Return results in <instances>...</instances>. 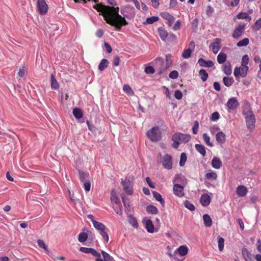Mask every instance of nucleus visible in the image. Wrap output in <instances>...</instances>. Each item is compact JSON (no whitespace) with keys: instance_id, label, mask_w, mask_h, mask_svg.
I'll return each mask as SVG.
<instances>
[{"instance_id":"nucleus-60","label":"nucleus","mask_w":261,"mask_h":261,"mask_svg":"<svg viewBox=\"0 0 261 261\" xmlns=\"http://www.w3.org/2000/svg\"><path fill=\"white\" fill-rule=\"evenodd\" d=\"M180 28V20H177L173 27V30L174 31H177L179 30Z\"/></svg>"},{"instance_id":"nucleus-19","label":"nucleus","mask_w":261,"mask_h":261,"mask_svg":"<svg viewBox=\"0 0 261 261\" xmlns=\"http://www.w3.org/2000/svg\"><path fill=\"white\" fill-rule=\"evenodd\" d=\"M198 63L200 66L205 67H211L214 65V63L212 61H205L202 58L199 59L198 60Z\"/></svg>"},{"instance_id":"nucleus-44","label":"nucleus","mask_w":261,"mask_h":261,"mask_svg":"<svg viewBox=\"0 0 261 261\" xmlns=\"http://www.w3.org/2000/svg\"><path fill=\"white\" fill-rule=\"evenodd\" d=\"M218 248L220 251H222L224 249V239L221 237H218Z\"/></svg>"},{"instance_id":"nucleus-46","label":"nucleus","mask_w":261,"mask_h":261,"mask_svg":"<svg viewBox=\"0 0 261 261\" xmlns=\"http://www.w3.org/2000/svg\"><path fill=\"white\" fill-rule=\"evenodd\" d=\"M128 221L129 223L134 227H138V222L136 219L133 216H129L128 217Z\"/></svg>"},{"instance_id":"nucleus-48","label":"nucleus","mask_w":261,"mask_h":261,"mask_svg":"<svg viewBox=\"0 0 261 261\" xmlns=\"http://www.w3.org/2000/svg\"><path fill=\"white\" fill-rule=\"evenodd\" d=\"M187 161V155L185 153L182 152L180 154V159L179 161V165L181 167L184 166Z\"/></svg>"},{"instance_id":"nucleus-20","label":"nucleus","mask_w":261,"mask_h":261,"mask_svg":"<svg viewBox=\"0 0 261 261\" xmlns=\"http://www.w3.org/2000/svg\"><path fill=\"white\" fill-rule=\"evenodd\" d=\"M216 141L219 144H223L226 140L225 134L222 132H219L216 135Z\"/></svg>"},{"instance_id":"nucleus-15","label":"nucleus","mask_w":261,"mask_h":261,"mask_svg":"<svg viewBox=\"0 0 261 261\" xmlns=\"http://www.w3.org/2000/svg\"><path fill=\"white\" fill-rule=\"evenodd\" d=\"M236 192L239 196L244 197L248 192V189L245 186L240 185L237 188Z\"/></svg>"},{"instance_id":"nucleus-37","label":"nucleus","mask_w":261,"mask_h":261,"mask_svg":"<svg viewBox=\"0 0 261 261\" xmlns=\"http://www.w3.org/2000/svg\"><path fill=\"white\" fill-rule=\"evenodd\" d=\"M195 148L196 150L199 152L202 156H204L206 154L205 147L201 144H196Z\"/></svg>"},{"instance_id":"nucleus-61","label":"nucleus","mask_w":261,"mask_h":261,"mask_svg":"<svg viewBox=\"0 0 261 261\" xmlns=\"http://www.w3.org/2000/svg\"><path fill=\"white\" fill-rule=\"evenodd\" d=\"M118 206V208L117 209L114 208L115 211L117 213V214L119 215H122V206L121 205V203L120 205H117Z\"/></svg>"},{"instance_id":"nucleus-6","label":"nucleus","mask_w":261,"mask_h":261,"mask_svg":"<svg viewBox=\"0 0 261 261\" xmlns=\"http://www.w3.org/2000/svg\"><path fill=\"white\" fill-rule=\"evenodd\" d=\"M121 183L124 191L127 195H131L133 194V184L129 179H121Z\"/></svg>"},{"instance_id":"nucleus-29","label":"nucleus","mask_w":261,"mask_h":261,"mask_svg":"<svg viewBox=\"0 0 261 261\" xmlns=\"http://www.w3.org/2000/svg\"><path fill=\"white\" fill-rule=\"evenodd\" d=\"M80 178L82 182L84 183L89 181V175L88 173L83 171L79 172Z\"/></svg>"},{"instance_id":"nucleus-27","label":"nucleus","mask_w":261,"mask_h":261,"mask_svg":"<svg viewBox=\"0 0 261 261\" xmlns=\"http://www.w3.org/2000/svg\"><path fill=\"white\" fill-rule=\"evenodd\" d=\"M158 31L161 39L163 41H165L168 37L167 32L165 30V29L162 27L159 28Z\"/></svg>"},{"instance_id":"nucleus-64","label":"nucleus","mask_w":261,"mask_h":261,"mask_svg":"<svg viewBox=\"0 0 261 261\" xmlns=\"http://www.w3.org/2000/svg\"><path fill=\"white\" fill-rule=\"evenodd\" d=\"M214 89L217 91H219L221 89L220 85L218 82H214L213 84Z\"/></svg>"},{"instance_id":"nucleus-9","label":"nucleus","mask_w":261,"mask_h":261,"mask_svg":"<svg viewBox=\"0 0 261 261\" xmlns=\"http://www.w3.org/2000/svg\"><path fill=\"white\" fill-rule=\"evenodd\" d=\"M245 121L248 129L250 131H252L255 127L256 122L254 115H247L245 117Z\"/></svg>"},{"instance_id":"nucleus-14","label":"nucleus","mask_w":261,"mask_h":261,"mask_svg":"<svg viewBox=\"0 0 261 261\" xmlns=\"http://www.w3.org/2000/svg\"><path fill=\"white\" fill-rule=\"evenodd\" d=\"M211 198L207 194H203L200 199V203L202 206H206L210 203Z\"/></svg>"},{"instance_id":"nucleus-18","label":"nucleus","mask_w":261,"mask_h":261,"mask_svg":"<svg viewBox=\"0 0 261 261\" xmlns=\"http://www.w3.org/2000/svg\"><path fill=\"white\" fill-rule=\"evenodd\" d=\"M222 162L221 160L217 156H214L212 161V167L216 169H219L222 166Z\"/></svg>"},{"instance_id":"nucleus-1","label":"nucleus","mask_w":261,"mask_h":261,"mask_svg":"<svg viewBox=\"0 0 261 261\" xmlns=\"http://www.w3.org/2000/svg\"><path fill=\"white\" fill-rule=\"evenodd\" d=\"M93 8L100 13L108 24L114 26L118 30H120L123 25L127 24L125 17L132 18L136 14L135 8L129 5L121 8V12L123 16L119 15L118 7L105 6L99 3L94 5Z\"/></svg>"},{"instance_id":"nucleus-23","label":"nucleus","mask_w":261,"mask_h":261,"mask_svg":"<svg viewBox=\"0 0 261 261\" xmlns=\"http://www.w3.org/2000/svg\"><path fill=\"white\" fill-rule=\"evenodd\" d=\"M103 259L101 258H96L95 261H113L112 257L108 253L104 251H101Z\"/></svg>"},{"instance_id":"nucleus-38","label":"nucleus","mask_w":261,"mask_h":261,"mask_svg":"<svg viewBox=\"0 0 261 261\" xmlns=\"http://www.w3.org/2000/svg\"><path fill=\"white\" fill-rule=\"evenodd\" d=\"M199 75L203 82H205L208 78V73L204 69H201L199 72Z\"/></svg>"},{"instance_id":"nucleus-57","label":"nucleus","mask_w":261,"mask_h":261,"mask_svg":"<svg viewBox=\"0 0 261 261\" xmlns=\"http://www.w3.org/2000/svg\"><path fill=\"white\" fill-rule=\"evenodd\" d=\"M214 12V9L211 6H208L206 7V13L208 16H211Z\"/></svg>"},{"instance_id":"nucleus-7","label":"nucleus","mask_w":261,"mask_h":261,"mask_svg":"<svg viewBox=\"0 0 261 261\" xmlns=\"http://www.w3.org/2000/svg\"><path fill=\"white\" fill-rule=\"evenodd\" d=\"M245 27V23L243 22L239 23L233 31L232 37L235 39L239 38L244 33Z\"/></svg>"},{"instance_id":"nucleus-52","label":"nucleus","mask_w":261,"mask_h":261,"mask_svg":"<svg viewBox=\"0 0 261 261\" xmlns=\"http://www.w3.org/2000/svg\"><path fill=\"white\" fill-rule=\"evenodd\" d=\"M106 229H103V230H101L99 231V233L101 234L103 239L106 241V242H108L109 238L107 232L105 231Z\"/></svg>"},{"instance_id":"nucleus-35","label":"nucleus","mask_w":261,"mask_h":261,"mask_svg":"<svg viewBox=\"0 0 261 261\" xmlns=\"http://www.w3.org/2000/svg\"><path fill=\"white\" fill-rule=\"evenodd\" d=\"M159 19V17L158 16H152L150 17H148L146 21L143 22L144 24H151L153 23L158 21Z\"/></svg>"},{"instance_id":"nucleus-47","label":"nucleus","mask_w":261,"mask_h":261,"mask_svg":"<svg viewBox=\"0 0 261 261\" xmlns=\"http://www.w3.org/2000/svg\"><path fill=\"white\" fill-rule=\"evenodd\" d=\"M192 51V49L190 48L185 50L182 54V57L184 59H188L190 57Z\"/></svg>"},{"instance_id":"nucleus-8","label":"nucleus","mask_w":261,"mask_h":261,"mask_svg":"<svg viewBox=\"0 0 261 261\" xmlns=\"http://www.w3.org/2000/svg\"><path fill=\"white\" fill-rule=\"evenodd\" d=\"M172 156L168 154H165L162 159V163L164 167L168 170H170L172 168Z\"/></svg>"},{"instance_id":"nucleus-51","label":"nucleus","mask_w":261,"mask_h":261,"mask_svg":"<svg viewBox=\"0 0 261 261\" xmlns=\"http://www.w3.org/2000/svg\"><path fill=\"white\" fill-rule=\"evenodd\" d=\"M261 28V18L257 19L254 25L253 26V30L255 31H258Z\"/></svg>"},{"instance_id":"nucleus-17","label":"nucleus","mask_w":261,"mask_h":261,"mask_svg":"<svg viewBox=\"0 0 261 261\" xmlns=\"http://www.w3.org/2000/svg\"><path fill=\"white\" fill-rule=\"evenodd\" d=\"M145 228L147 231L149 233H153L154 232V227L152 222L150 219L144 220Z\"/></svg>"},{"instance_id":"nucleus-56","label":"nucleus","mask_w":261,"mask_h":261,"mask_svg":"<svg viewBox=\"0 0 261 261\" xmlns=\"http://www.w3.org/2000/svg\"><path fill=\"white\" fill-rule=\"evenodd\" d=\"M145 72L147 74H153L154 73V69L151 66H147L145 69Z\"/></svg>"},{"instance_id":"nucleus-32","label":"nucleus","mask_w":261,"mask_h":261,"mask_svg":"<svg viewBox=\"0 0 261 261\" xmlns=\"http://www.w3.org/2000/svg\"><path fill=\"white\" fill-rule=\"evenodd\" d=\"M51 87L52 89L58 90L59 88V84L53 74L51 75Z\"/></svg>"},{"instance_id":"nucleus-50","label":"nucleus","mask_w":261,"mask_h":261,"mask_svg":"<svg viewBox=\"0 0 261 261\" xmlns=\"http://www.w3.org/2000/svg\"><path fill=\"white\" fill-rule=\"evenodd\" d=\"M205 177L207 179H216L217 178V174L214 172H208L205 175Z\"/></svg>"},{"instance_id":"nucleus-43","label":"nucleus","mask_w":261,"mask_h":261,"mask_svg":"<svg viewBox=\"0 0 261 261\" xmlns=\"http://www.w3.org/2000/svg\"><path fill=\"white\" fill-rule=\"evenodd\" d=\"M249 39L247 38H245L238 42V43H237V45L238 47L246 46L249 44Z\"/></svg>"},{"instance_id":"nucleus-12","label":"nucleus","mask_w":261,"mask_h":261,"mask_svg":"<svg viewBox=\"0 0 261 261\" xmlns=\"http://www.w3.org/2000/svg\"><path fill=\"white\" fill-rule=\"evenodd\" d=\"M173 192L176 196L179 197L184 196L185 194L184 187L178 184H174L173 186Z\"/></svg>"},{"instance_id":"nucleus-3","label":"nucleus","mask_w":261,"mask_h":261,"mask_svg":"<svg viewBox=\"0 0 261 261\" xmlns=\"http://www.w3.org/2000/svg\"><path fill=\"white\" fill-rule=\"evenodd\" d=\"M173 144L172 147L177 149L179 144L188 142L191 139V136L189 134H185L181 133H176L172 137Z\"/></svg>"},{"instance_id":"nucleus-39","label":"nucleus","mask_w":261,"mask_h":261,"mask_svg":"<svg viewBox=\"0 0 261 261\" xmlns=\"http://www.w3.org/2000/svg\"><path fill=\"white\" fill-rule=\"evenodd\" d=\"M88 238V234L86 232L83 231L81 232L78 237V240L81 243H84Z\"/></svg>"},{"instance_id":"nucleus-30","label":"nucleus","mask_w":261,"mask_h":261,"mask_svg":"<svg viewBox=\"0 0 261 261\" xmlns=\"http://www.w3.org/2000/svg\"><path fill=\"white\" fill-rule=\"evenodd\" d=\"M204 224L206 227H210L212 225V220L208 214H204L203 216Z\"/></svg>"},{"instance_id":"nucleus-55","label":"nucleus","mask_w":261,"mask_h":261,"mask_svg":"<svg viewBox=\"0 0 261 261\" xmlns=\"http://www.w3.org/2000/svg\"><path fill=\"white\" fill-rule=\"evenodd\" d=\"M182 93L180 90H177L175 91L174 96L176 99L180 100L182 98Z\"/></svg>"},{"instance_id":"nucleus-22","label":"nucleus","mask_w":261,"mask_h":261,"mask_svg":"<svg viewBox=\"0 0 261 261\" xmlns=\"http://www.w3.org/2000/svg\"><path fill=\"white\" fill-rule=\"evenodd\" d=\"M94 227L99 231L106 229V226L102 223L96 221L93 219L91 220Z\"/></svg>"},{"instance_id":"nucleus-40","label":"nucleus","mask_w":261,"mask_h":261,"mask_svg":"<svg viewBox=\"0 0 261 261\" xmlns=\"http://www.w3.org/2000/svg\"><path fill=\"white\" fill-rule=\"evenodd\" d=\"M224 84L227 87H230L233 84L234 81L232 77H224L223 79Z\"/></svg>"},{"instance_id":"nucleus-63","label":"nucleus","mask_w":261,"mask_h":261,"mask_svg":"<svg viewBox=\"0 0 261 261\" xmlns=\"http://www.w3.org/2000/svg\"><path fill=\"white\" fill-rule=\"evenodd\" d=\"M83 112L81 109L75 108L73 110V114H82Z\"/></svg>"},{"instance_id":"nucleus-31","label":"nucleus","mask_w":261,"mask_h":261,"mask_svg":"<svg viewBox=\"0 0 261 261\" xmlns=\"http://www.w3.org/2000/svg\"><path fill=\"white\" fill-rule=\"evenodd\" d=\"M222 70L226 75H230L232 72L231 66L230 63H227L223 66Z\"/></svg>"},{"instance_id":"nucleus-24","label":"nucleus","mask_w":261,"mask_h":261,"mask_svg":"<svg viewBox=\"0 0 261 261\" xmlns=\"http://www.w3.org/2000/svg\"><path fill=\"white\" fill-rule=\"evenodd\" d=\"M188 248L186 245H182L178 247L177 249H176L174 253H176L178 252L180 256H184L188 253Z\"/></svg>"},{"instance_id":"nucleus-2","label":"nucleus","mask_w":261,"mask_h":261,"mask_svg":"<svg viewBox=\"0 0 261 261\" xmlns=\"http://www.w3.org/2000/svg\"><path fill=\"white\" fill-rule=\"evenodd\" d=\"M249 61V57L247 55H244L241 60V65L239 67H236L234 69L233 74L236 77H245L249 69L248 66Z\"/></svg>"},{"instance_id":"nucleus-58","label":"nucleus","mask_w":261,"mask_h":261,"mask_svg":"<svg viewBox=\"0 0 261 261\" xmlns=\"http://www.w3.org/2000/svg\"><path fill=\"white\" fill-rule=\"evenodd\" d=\"M83 184L85 190L87 192L89 191L90 190L91 188V184L90 182V181H86V182H84Z\"/></svg>"},{"instance_id":"nucleus-54","label":"nucleus","mask_w":261,"mask_h":261,"mask_svg":"<svg viewBox=\"0 0 261 261\" xmlns=\"http://www.w3.org/2000/svg\"><path fill=\"white\" fill-rule=\"evenodd\" d=\"M199 127V123L197 121H195L192 127V132L194 134H197Z\"/></svg>"},{"instance_id":"nucleus-25","label":"nucleus","mask_w":261,"mask_h":261,"mask_svg":"<svg viewBox=\"0 0 261 261\" xmlns=\"http://www.w3.org/2000/svg\"><path fill=\"white\" fill-rule=\"evenodd\" d=\"M123 92L126 93L128 96H133L135 94L134 91L131 87L125 84L123 85L122 88Z\"/></svg>"},{"instance_id":"nucleus-26","label":"nucleus","mask_w":261,"mask_h":261,"mask_svg":"<svg viewBox=\"0 0 261 261\" xmlns=\"http://www.w3.org/2000/svg\"><path fill=\"white\" fill-rule=\"evenodd\" d=\"M111 200L112 202L116 205H120V201L115 190H112L111 194Z\"/></svg>"},{"instance_id":"nucleus-16","label":"nucleus","mask_w":261,"mask_h":261,"mask_svg":"<svg viewBox=\"0 0 261 261\" xmlns=\"http://www.w3.org/2000/svg\"><path fill=\"white\" fill-rule=\"evenodd\" d=\"M239 103L236 98H230L227 102V107L229 109L234 110L238 106Z\"/></svg>"},{"instance_id":"nucleus-21","label":"nucleus","mask_w":261,"mask_h":261,"mask_svg":"<svg viewBox=\"0 0 261 261\" xmlns=\"http://www.w3.org/2000/svg\"><path fill=\"white\" fill-rule=\"evenodd\" d=\"M237 19H246L249 22L251 20V17L246 12L239 13L236 16L234 17L233 20L236 21Z\"/></svg>"},{"instance_id":"nucleus-49","label":"nucleus","mask_w":261,"mask_h":261,"mask_svg":"<svg viewBox=\"0 0 261 261\" xmlns=\"http://www.w3.org/2000/svg\"><path fill=\"white\" fill-rule=\"evenodd\" d=\"M203 138L204 142L207 145L210 147H212L213 144L210 142V137L205 133L203 134Z\"/></svg>"},{"instance_id":"nucleus-42","label":"nucleus","mask_w":261,"mask_h":261,"mask_svg":"<svg viewBox=\"0 0 261 261\" xmlns=\"http://www.w3.org/2000/svg\"><path fill=\"white\" fill-rule=\"evenodd\" d=\"M146 211L148 213L151 214H156L158 213L157 208L152 205H148L146 208Z\"/></svg>"},{"instance_id":"nucleus-11","label":"nucleus","mask_w":261,"mask_h":261,"mask_svg":"<svg viewBox=\"0 0 261 261\" xmlns=\"http://www.w3.org/2000/svg\"><path fill=\"white\" fill-rule=\"evenodd\" d=\"M79 250L83 253H90L96 258H100V254L93 248L81 247Z\"/></svg>"},{"instance_id":"nucleus-33","label":"nucleus","mask_w":261,"mask_h":261,"mask_svg":"<svg viewBox=\"0 0 261 261\" xmlns=\"http://www.w3.org/2000/svg\"><path fill=\"white\" fill-rule=\"evenodd\" d=\"M226 55L223 52H220L217 56V61L219 64H223L226 61Z\"/></svg>"},{"instance_id":"nucleus-5","label":"nucleus","mask_w":261,"mask_h":261,"mask_svg":"<svg viewBox=\"0 0 261 261\" xmlns=\"http://www.w3.org/2000/svg\"><path fill=\"white\" fill-rule=\"evenodd\" d=\"M37 8L39 13L42 15H45L48 10V6L45 0H37Z\"/></svg>"},{"instance_id":"nucleus-59","label":"nucleus","mask_w":261,"mask_h":261,"mask_svg":"<svg viewBox=\"0 0 261 261\" xmlns=\"http://www.w3.org/2000/svg\"><path fill=\"white\" fill-rule=\"evenodd\" d=\"M166 61L167 65L169 67L172 64L171 56L170 55H167L166 56Z\"/></svg>"},{"instance_id":"nucleus-4","label":"nucleus","mask_w":261,"mask_h":261,"mask_svg":"<svg viewBox=\"0 0 261 261\" xmlns=\"http://www.w3.org/2000/svg\"><path fill=\"white\" fill-rule=\"evenodd\" d=\"M147 136L152 142L160 141L162 137V133L157 126L153 127L147 132Z\"/></svg>"},{"instance_id":"nucleus-10","label":"nucleus","mask_w":261,"mask_h":261,"mask_svg":"<svg viewBox=\"0 0 261 261\" xmlns=\"http://www.w3.org/2000/svg\"><path fill=\"white\" fill-rule=\"evenodd\" d=\"M221 40L220 38H216L210 44L212 51L214 54H217L221 47Z\"/></svg>"},{"instance_id":"nucleus-62","label":"nucleus","mask_w":261,"mask_h":261,"mask_svg":"<svg viewBox=\"0 0 261 261\" xmlns=\"http://www.w3.org/2000/svg\"><path fill=\"white\" fill-rule=\"evenodd\" d=\"M146 182H147L148 186L151 188H154L155 187V186H154V184L153 183H152L151 180H150V179L149 177H147L146 178Z\"/></svg>"},{"instance_id":"nucleus-13","label":"nucleus","mask_w":261,"mask_h":261,"mask_svg":"<svg viewBox=\"0 0 261 261\" xmlns=\"http://www.w3.org/2000/svg\"><path fill=\"white\" fill-rule=\"evenodd\" d=\"M161 16L162 18L168 21L169 26H171L175 20L174 16L167 12H163L161 13Z\"/></svg>"},{"instance_id":"nucleus-53","label":"nucleus","mask_w":261,"mask_h":261,"mask_svg":"<svg viewBox=\"0 0 261 261\" xmlns=\"http://www.w3.org/2000/svg\"><path fill=\"white\" fill-rule=\"evenodd\" d=\"M178 72L176 70H173L170 73L169 76L170 79H176L178 77Z\"/></svg>"},{"instance_id":"nucleus-36","label":"nucleus","mask_w":261,"mask_h":261,"mask_svg":"<svg viewBox=\"0 0 261 261\" xmlns=\"http://www.w3.org/2000/svg\"><path fill=\"white\" fill-rule=\"evenodd\" d=\"M152 194L154 198L157 201H159L162 205H164L165 202L163 199L162 198V195L156 191H153L152 192Z\"/></svg>"},{"instance_id":"nucleus-28","label":"nucleus","mask_w":261,"mask_h":261,"mask_svg":"<svg viewBox=\"0 0 261 261\" xmlns=\"http://www.w3.org/2000/svg\"><path fill=\"white\" fill-rule=\"evenodd\" d=\"M242 255L246 261H250L251 259V254L248 250L246 248L242 249Z\"/></svg>"},{"instance_id":"nucleus-41","label":"nucleus","mask_w":261,"mask_h":261,"mask_svg":"<svg viewBox=\"0 0 261 261\" xmlns=\"http://www.w3.org/2000/svg\"><path fill=\"white\" fill-rule=\"evenodd\" d=\"M37 243H38V246L41 247V248H43L45 251H46V253L49 256H50V253H49V250H48L47 249V246L46 245L45 243H44V242L41 240H38V241H37Z\"/></svg>"},{"instance_id":"nucleus-34","label":"nucleus","mask_w":261,"mask_h":261,"mask_svg":"<svg viewBox=\"0 0 261 261\" xmlns=\"http://www.w3.org/2000/svg\"><path fill=\"white\" fill-rule=\"evenodd\" d=\"M108 65L109 62L108 60L103 59L100 61L98 65V69L100 71H102L108 66Z\"/></svg>"},{"instance_id":"nucleus-45","label":"nucleus","mask_w":261,"mask_h":261,"mask_svg":"<svg viewBox=\"0 0 261 261\" xmlns=\"http://www.w3.org/2000/svg\"><path fill=\"white\" fill-rule=\"evenodd\" d=\"M184 205L187 208L191 211H193L195 209L194 205L187 200L184 201Z\"/></svg>"}]
</instances>
